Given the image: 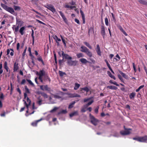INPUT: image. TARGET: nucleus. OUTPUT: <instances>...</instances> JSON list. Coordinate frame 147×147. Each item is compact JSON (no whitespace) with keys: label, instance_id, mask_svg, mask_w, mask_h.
Segmentation results:
<instances>
[{"label":"nucleus","instance_id":"9d476101","mask_svg":"<svg viewBox=\"0 0 147 147\" xmlns=\"http://www.w3.org/2000/svg\"><path fill=\"white\" fill-rule=\"evenodd\" d=\"M48 7L47 8L49 10L51 11L53 13H56L57 12L56 11L55 9V8L52 5H48Z\"/></svg>","mask_w":147,"mask_h":147},{"label":"nucleus","instance_id":"7c9ffc66","mask_svg":"<svg viewBox=\"0 0 147 147\" xmlns=\"http://www.w3.org/2000/svg\"><path fill=\"white\" fill-rule=\"evenodd\" d=\"M54 53V59L55 61V63H54L55 65H57V57L56 54L55 53L54 51L53 52Z\"/></svg>","mask_w":147,"mask_h":147},{"label":"nucleus","instance_id":"f3484780","mask_svg":"<svg viewBox=\"0 0 147 147\" xmlns=\"http://www.w3.org/2000/svg\"><path fill=\"white\" fill-rule=\"evenodd\" d=\"M80 61L83 64H85L87 63H90L86 59L82 58L80 59Z\"/></svg>","mask_w":147,"mask_h":147},{"label":"nucleus","instance_id":"f8f14e48","mask_svg":"<svg viewBox=\"0 0 147 147\" xmlns=\"http://www.w3.org/2000/svg\"><path fill=\"white\" fill-rule=\"evenodd\" d=\"M101 34L104 38L105 35V27L103 26H101Z\"/></svg>","mask_w":147,"mask_h":147},{"label":"nucleus","instance_id":"680f3d73","mask_svg":"<svg viewBox=\"0 0 147 147\" xmlns=\"http://www.w3.org/2000/svg\"><path fill=\"white\" fill-rule=\"evenodd\" d=\"M54 97L56 98H62L61 96L57 95H54Z\"/></svg>","mask_w":147,"mask_h":147},{"label":"nucleus","instance_id":"5701e85b","mask_svg":"<svg viewBox=\"0 0 147 147\" xmlns=\"http://www.w3.org/2000/svg\"><path fill=\"white\" fill-rule=\"evenodd\" d=\"M119 30L123 33V34L125 36H127V34L123 30V29L121 26H119L118 27Z\"/></svg>","mask_w":147,"mask_h":147},{"label":"nucleus","instance_id":"c03bdc74","mask_svg":"<svg viewBox=\"0 0 147 147\" xmlns=\"http://www.w3.org/2000/svg\"><path fill=\"white\" fill-rule=\"evenodd\" d=\"M82 89L87 92H88L89 91V89L87 87H85L82 88Z\"/></svg>","mask_w":147,"mask_h":147},{"label":"nucleus","instance_id":"e2e57ef3","mask_svg":"<svg viewBox=\"0 0 147 147\" xmlns=\"http://www.w3.org/2000/svg\"><path fill=\"white\" fill-rule=\"evenodd\" d=\"M99 108V107H97L94 109V112L96 114L98 113V110Z\"/></svg>","mask_w":147,"mask_h":147},{"label":"nucleus","instance_id":"37998d69","mask_svg":"<svg viewBox=\"0 0 147 147\" xmlns=\"http://www.w3.org/2000/svg\"><path fill=\"white\" fill-rule=\"evenodd\" d=\"M42 96H43L45 98H48V96L45 92H43Z\"/></svg>","mask_w":147,"mask_h":147},{"label":"nucleus","instance_id":"aec40b11","mask_svg":"<svg viewBox=\"0 0 147 147\" xmlns=\"http://www.w3.org/2000/svg\"><path fill=\"white\" fill-rule=\"evenodd\" d=\"M107 88H109L111 90H117V88L114 86H108L107 87Z\"/></svg>","mask_w":147,"mask_h":147},{"label":"nucleus","instance_id":"423d86ee","mask_svg":"<svg viewBox=\"0 0 147 147\" xmlns=\"http://www.w3.org/2000/svg\"><path fill=\"white\" fill-rule=\"evenodd\" d=\"M72 59H69V60L67 61V63L69 65L71 66H76V65L77 63V61H72Z\"/></svg>","mask_w":147,"mask_h":147},{"label":"nucleus","instance_id":"a878e982","mask_svg":"<svg viewBox=\"0 0 147 147\" xmlns=\"http://www.w3.org/2000/svg\"><path fill=\"white\" fill-rule=\"evenodd\" d=\"M37 59L39 62H41L43 65H45L43 60L41 56H39L37 58Z\"/></svg>","mask_w":147,"mask_h":147},{"label":"nucleus","instance_id":"79ce46f5","mask_svg":"<svg viewBox=\"0 0 147 147\" xmlns=\"http://www.w3.org/2000/svg\"><path fill=\"white\" fill-rule=\"evenodd\" d=\"M134 140H136L138 142H140V137H134L133 138Z\"/></svg>","mask_w":147,"mask_h":147},{"label":"nucleus","instance_id":"393cba45","mask_svg":"<svg viewBox=\"0 0 147 147\" xmlns=\"http://www.w3.org/2000/svg\"><path fill=\"white\" fill-rule=\"evenodd\" d=\"M39 76L42 77L44 76L46 74H45V72L43 70H40L39 71Z\"/></svg>","mask_w":147,"mask_h":147},{"label":"nucleus","instance_id":"2eb2a0df","mask_svg":"<svg viewBox=\"0 0 147 147\" xmlns=\"http://www.w3.org/2000/svg\"><path fill=\"white\" fill-rule=\"evenodd\" d=\"M78 111H77L73 112L69 114V116L70 117H71L74 116H76L78 115Z\"/></svg>","mask_w":147,"mask_h":147},{"label":"nucleus","instance_id":"0eeeda50","mask_svg":"<svg viewBox=\"0 0 147 147\" xmlns=\"http://www.w3.org/2000/svg\"><path fill=\"white\" fill-rule=\"evenodd\" d=\"M131 129H128L127 130L125 131H120V134L122 135H126L129 134H130V132L129 130H131Z\"/></svg>","mask_w":147,"mask_h":147},{"label":"nucleus","instance_id":"69168bd1","mask_svg":"<svg viewBox=\"0 0 147 147\" xmlns=\"http://www.w3.org/2000/svg\"><path fill=\"white\" fill-rule=\"evenodd\" d=\"M38 79L40 80V82L42 83H43V81L42 80V77L39 76L38 77Z\"/></svg>","mask_w":147,"mask_h":147},{"label":"nucleus","instance_id":"49530a36","mask_svg":"<svg viewBox=\"0 0 147 147\" xmlns=\"http://www.w3.org/2000/svg\"><path fill=\"white\" fill-rule=\"evenodd\" d=\"M58 109V108L55 107L51 111V113L54 112L56 111Z\"/></svg>","mask_w":147,"mask_h":147},{"label":"nucleus","instance_id":"8fccbe9b","mask_svg":"<svg viewBox=\"0 0 147 147\" xmlns=\"http://www.w3.org/2000/svg\"><path fill=\"white\" fill-rule=\"evenodd\" d=\"M49 77V76H48V75L47 74H46L45 75H44V76L43 80H47V79Z\"/></svg>","mask_w":147,"mask_h":147},{"label":"nucleus","instance_id":"9b49d317","mask_svg":"<svg viewBox=\"0 0 147 147\" xmlns=\"http://www.w3.org/2000/svg\"><path fill=\"white\" fill-rule=\"evenodd\" d=\"M96 52L97 54L99 56H101V52L100 50V48L99 45H97L96 47Z\"/></svg>","mask_w":147,"mask_h":147},{"label":"nucleus","instance_id":"603ef678","mask_svg":"<svg viewBox=\"0 0 147 147\" xmlns=\"http://www.w3.org/2000/svg\"><path fill=\"white\" fill-rule=\"evenodd\" d=\"M42 100H38L36 102V103L39 105H40L42 104Z\"/></svg>","mask_w":147,"mask_h":147},{"label":"nucleus","instance_id":"3c124183","mask_svg":"<svg viewBox=\"0 0 147 147\" xmlns=\"http://www.w3.org/2000/svg\"><path fill=\"white\" fill-rule=\"evenodd\" d=\"M2 63L1 62L0 64V73L3 72V70L2 69Z\"/></svg>","mask_w":147,"mask_h":147},{"label":"nucleus","instance_id":"ea45409f","mask_svg":"<svg viewBox=\"0 0 147 147\" xmlns=\"http://www.w3.org/2000/svg\"><path fill=\"white\" fill-rule=\"evenodd\" d=\"M26 80L27 82H28L29 84L32 85V86L34 87V84L32 82L31 80L27 79Z\"/></svg>","mask_w":147,"mask_h":147},{"label":"nucleus","instance_id":"0e129e2a","mask_svg":"<svg viewBox=\"0 0 147 147\" xmlns=\"http://www.w3.org/2000/svg\"><path fill=\"white\" fill-rule=\"evenodd\" d=\"M32 10L33 11H34V12H35V13H36L38 14V15H40L41 16H42V15L40 13L38 12L37 11H36L34 9H32Z\"/></svg>","mask_w":147,"mask_h":147},{"label":"nucleus","instance_id":"bf43d9fd","mask_svg":"<svg viewBox=\"0 0 147 147\" xmlns=\"http://www.w3.org/2000/svg\"><path fill=\"white\" fill-rule=\"evenodd\" d=\"M35 103L34 102H33L32 103V109H33V110L36 109L37 108V107H35Z\"/></svg>","mask_w":147,"mask_h":147},{"label":"nucleus","instance_id":"6ab92c4d","mask_svg":"<svg viewBox=\"0 0 147 147\" xmlns=\"http://www.w3.org/2000/svg\"><path fill=\"white\" fill-rule=\"evenodd\" d=\"M119 72L120 73V74L122 75V76L124 78L126 79H129V77L128 76L126 75L124 73H123L122 71H119Z\"/></svg>","mask_w":147,"mask_h":147},{"label":"nucleus","instance_id":"58836bf2","mask_svg":"<svg viewBox=\"0 0 147 147\" xmlns=\"http://www.w3.org/2000/svg\"><path fill=\"white\" fill-rule=\"evenodd\" d=\"M94 32V28L93 27H91L88 29V34L89 35L90 33H92Z\"/></svg>","mask_w":147,"mask_h":147},{"label":"nucleus","instance_id":"412c9836","mask_svg":"<svg viewBox=\"0 0 147 147\" xmlns=\"http://www.w3.org/2000/svg\"><path fill=\"white\" fill-rule=\"evenodd\" d=\"M42 120V119L36 120L31 123V125L33 126H36L37 125L38 123Z\"/></svg>","mask_w":147,"mask_h":147},{"label":"nucleus","instance_id":"1a4fd4ad","mask_svg":"<svg viewBox=\"0 0 147 147\" xmlns=\"http://www.w3.org/2000/svg\"><path fill=\"white\" fill-rule=\"evenodd\" d=\"M140 142H146L147 141V136L140 137Z\"/></svg>","mask_w":147,"mask_h":147},{"label":"nucleus","instance_id":"4468645a","mask_svg":"<svg viewBox=\"0 0 147 147\" xmlns=\"http://www.w3.org/2000/svg\"><path fill=\"white\" fill-rule=\"evenodd\" d=\"M80 11L82 16V17L83 21V24H84L85 22L84 15L83 11H82L81 9H80Z\"/></svg>","mask_w":147,"mask_h":147},{"label":"nucleus","instance_id":"de8ad7c7","mask_svg":"<svg viewBox=\"0 0 147 147\" xmlns=\"http://www.w3.org/2000/svg\"><path fill=\"white\" fill-rule=\"evenodd\" d=\"M105 22L106 25L107 26H108L109 25V22L108 19L107 18H105Z\"/></svg>","mask_w":147,"mask_h":147},{"label":"nucleus","instance_id":"774afa93","mask_svg":"<svg viewBox=\"0 0 147 147\" xmlns=\"http://www.w3.org/2000/svg\"><path fill=\"white\" fill-rule=\"evenodd\" d=\"M75 21L78 24H80V22L79 20L77 19H75Z\"/></svg>","mask_w":147,"mask_h":147},{"label":"nucleus","instance_id":"72a5a7b5","mask_svg":"<svg viewBox=\"0 0 147 147\" xmlns=\"http://www.w3.org/2000/svg\"><path fill=\"white\" fill-rule=\"evenodd\" d=\"M84 43L86 46L88 47L90 49H92V46L90 45V44L86 42H84Z\"/></svg>","mask_w":147,"mask_h":147},{"label":"nucleus","instance_id":"f257e3e1","mask_svg":"<svg viewBox=\"0 0 147 147\" xmlns=\"http://www.w3.org/2000/svg\"><path fill=\"white\" fill-rule=\"evenodd\" d=\"M81 48L82 49L80 51L82 52L85 53L89 57H91L92 56V54L91 52L90 51L89 49H88L85 46H82L81 47Z\"/></svg>","mask_w":147,"mask_h":147},{"label":"nucleus","instance_id":"c9c22d12","mask_svg":"<svg viewBox=\"0 0 147 147\" xmlns=\"http://www.w3.org/2000/svg\"><path fill=\"white\" fill-rule=\"evenodd\" d=\"M53 39L56 41H61L60 39L56 35H55L53 36Z\"/></svg>","mask_w":147,"mask_h":147},{"label":"nucleus","instance_id":"c85d7f7f","mask_svg":"<svg viewBox=\"0 0 147 147\" xmlns=\"http://www.w3.org/2000/svg\"><path fill=\"white\" fill-rule=\"evenodd\" d=\"M135 96L136 93L134 92H132L130 94L129 97L130 99H133L134 98Z\"/></svg>","mask_w":147,"mask_h":147},{"label":"nucleus","instance_id":"4c0bfd02","mask_svg":"<svg viewBox=\"0 0 147 147\" xmlns=\"http://www.w3.org/2000/svg\"><path fill=\"white\" fill-rule=\"evenodd\" d=\"M109 82L111 84H114L117 86H119V84H118L117 82H113V81L112 80H110L109 81Z\"/></svg>","mask_w":147,"mask_h":147},{"label":"nucleus","instance_id":"cd10ccee","mask_svg":"<svg viewBox=\"0 0 147 147\" xmlns=\"http://www.w3.org/2000/svg\"><path fill=\"white\" fill-rule=\"evenodd\" d=\"M4 68L5 69L7 72H8L9 68L7 65V62L5 61V62L4 64Z\"/></svg>","mask_w":147,"mask_h":147},{"label":"nucleus","instance_id":"bb28decb","mask_svg":"<svg viewBox=\"0 0 147 147\" xmlns=\"http://www.w3.org/2000/svg\"><path fill=\"white\" fill-rule=\"evenodd\" d=\"M107 74L111 78H113L115 80H116L115 77L109 71H107Z\"/></svg>","mask_w":147,"mask_h":147},{"label":"nucleus","instance_id":"473e14b6","mask_svg":"<svg viewBox=\"0 0 147 147\" xmlns=\"http://www.w3.org/2000/svg\"><path fill=\"white\" fill-rule=\"evenodd\" d=\"M80 85L77 83H75V86L74 89L75 90H77L78 88H79Z\"/></svg>","mask_w":147,"mask_h":147},{"label":"nucleus","instance_id":"6e6552de","mask_svg":"<svg viewBox=\"0 0 147 147\" xmlns=\"http://www.w3.org/2000/svg\"><path fill=\"white\" fill-rule=\"evenodd\" d=\"M24 88L25 90V93H24V99H25L27 97V93H30V92L29 89L28 88L27 86H24Z\"/></svg>","mask_w":147,"mask_h":147},{"label":"nucleus","instance_id":"f704fd0d","mask_svg":"<svg viewBox=\"0 0 147 147\" xmlns=\"http://www.w3.org/2000/svg\"><path fill=\"white\" fill-rule=\"evenodd\" d=\"M76 56L78 58H80L84 57V55L82 53H79L76 54Z\"/></svg>","mask_w":147,"mask_h":147},{"label":"nucleus","instance_id":"7ed1b4c3","mask_svg":"<svg viewBox=\"0 0 147 147\" xmlns=\"http://www.w3.org/2000/svg\"><path fill=\"white\" fill-rule=\"evenodd\" d=\"M90 117L91 119L90 122L94 126H96L98 123L99 122V120L96 119L91 114H90Z\"/></svg>","mask_w":147,"mask_h":147},{"label":"nucleus","instance_id":"20e7f679","mask_svg":"<svg viewBox=\"0 0 147 147\" xmlns=\"http://www.w3.org/2000/svg\"><path fill=\"white\" fill-rule=\"evenodd\" d=\"M16 24H18V25L15 28V32H17L18 31L19 29V26L20 27L22 26L24 22L22 21L19 20V19L17 18H16Z\"/></svg>","mask_w":147,"mask_h":147},{"label":"nucleus","instance_id":"4d7b16f0","mask_svg":"<svg viewBox=\"0 0 147 147\" xmlns=\"http://www.w3.org/2000/svg\"><path fill=\"white\" fill-rule=\"evenodd\" d=\"M116 57L118 58V59L116 58H114V59H115L117 61H119L120 59V57L118 54L116 55Z\"/></svg>","mask_w":147,"mask_h":147},{"label":"nucleus","instance_id":"6e6d98bb","mask_svg":"<svg viewBox=\"0 0 147 147\" xmlns=\"http://www.w3.org/2000/svg\"><path fill=\"white\" fill-rule=\"evenodd\" d=\"M93 102V100H92L91 101L89 102L87 104H86V106L88 107L89 105H91Z\"/></svg>","mask_w":147,"mask_h":147},{"label":"nucleus","instance_id":"338daca9","mask_svg":"<svg viewBox=\"0 0 147 147\" xmlns=\"http://www.w3.org/2000/svg\"><path fill=\"white\" fill-rule=\"evenodd\" d=\"M105 62L106 63L108 67H109L111 66L110 65L108 61L106 59L105 60Z\"/></svg>","mask_w":147,"mask_h":147},{"label":"nucleus","instance_id":"a18cd8bd","mask_svg":"<svg viewBox=\"0 0 147 147\" xmlns=\"http://www.w3.org/2000/svg\"><path fill=\"white\" fill-rule=\"evenodd\" d=\"M117 76L119 78L120 80L122 82H124L123 80V78H122L120 74H118Z\"/></svg>","mask_w":147,"mask_h":147},{"label":"nucleus","instance_id":"a211bd4d","mask_svg":"<svg viewBox=\"0 0 147 147\" xmlns=\"http://www.w3.org/2000/svg\"><path fill=\"white\" fill-rule=\"evenodd\" d=\"M19 69V66H18V63L16 64V62H15L13 67V71H16Z\"/></svg>","mask_w":147,"mask_h":147},{"label":"nucleus","instance_id":"a19ab883","mask_svg":"<svg viewBox=\"0 0 147 147\" xmlns=\"http://www.w3.org/2000/svg\"><path fill=\"white\" fill-rule=\"evenodd\" d=\"M67 113V111L66 110H62L61 111L58 113V115H60L61 113L63 114H65Z\"/></svg>","mask_w":147,"mask_h":147},{"label":"nucleus","instance_id":"052dcab7","mask_svg":"<svg viewBox=\"0 0 147 147\" xmlns=\"http://www.w3.org/2000/svg\"><path fill=\"white\" fill-rule=\"evenodd\" d=\"M36 22H38V23H39L40 24H43L44 25H45V23L43 22H42L41 21H40L38 19H36Z\"/></svg>","mask_w":147,"mask_h":147},{"label":"nucleus","instance_id":"09e8293b","mask_svg":"<svg viewBox=\"0 0 147 147\" xmlns=\"http://www.w3.org/2000/svg\"><path fill=\"white\" fill-rule=\"evenodd\" d=\"M26 97L27 101V102L28 103V104H29V105H30L31 104V101L30 100L29 98L28 97Z\"/></svg>","mask_w":147,"mask_h":147},{"label":"nucleus","instance_id":"864d4df0","mask_svg":"<svg viewBox=\"0 0 147 147\" xmlns=\"http://www.w3.org/2000/svg\"><path fill=\"white\" fill-rule=\"evenodd\" d=\"M64 59L63 58L62 59H60L59 60V63L60 65H61L62 63L64 61Z\"/></svg>","mask_w":147,"mask_h":147},{"label":"nucleus","instance_id":"ddd939ff","mask_svg":"<svg viewBox=\"0 0 147 147\" xmlns=\"http://www.w3.org/2000/svg\"><path fill=\"white\" fill-rule=\"evenodd\" d=\"M59 13L60 15L61 16L62 18L63 19L64 22L65 23H67V18H66L65 17V15L63 14V13L61 11H59Z\"/></svg>","mask_w":147,"mask_h":147},{"label":"nucleus","instance_id":"2f4dec72","mask_svg":"<svg viewBox=\"0 0 147 147\" xmlns=\"http://www.w3.org/2000/svg\"><path fill=\"white\" fill-rule=\"evenodd\" d=\"M44 89L45 90L48 91H51V88H50L47 85L44 86Z\"/></svg>","mask_w":147,"mask_h":147},{"label":"nucleus","instance_id":"5fc2aeb1","mask_svg":"<svg viewBox=\"0 0 147 147\" xmlns=\"http://www.w3.org/2000/svg\"><path fill=\"white\" fill-rule=\"evenodd\" d=\"M132 65H133V68L134 69V70L135 72H136L137 70L136 69V66H135L134 63H132Z\"/></svg>","mask_w":147,"mask_h":147},{"label":"nucleus","instance_id":"13d9d810","mask_svg":"<svg viewBox=\"0 0 147 147\" xmlns=\"http://www.w3.org/2000/svg\"><path fill=\"white\" fill-rule=\"evenodd\" d=\"M26 49H27V47H26V49H24L23 53H22V58H23V57H24L26 55Z\"/></svg>","mask_w":147,"mask_h":147},{"label":"nucleus","instance_id":"dca6fc26","mask_svg":"<svg viewBox=\"0 0 147 147\" xmlns=\"http://www.w3.org/2000/svg\"><path fill=\"white\" fill-rule=\"evenodd\" d=\"M25 29V26H23L20 28L19 32L22 35L24 34Z\"/></svg>","mask_w":147,"mask_h":147},{"label":"nucleus","instance_id":"39448f33","mask_svg":"<svg viewBox=\"0 0 147 147\" xmlns=\"http://www.w3.org/2000/svg\"><path fill=\"white\" fill-rule=\"evenodd\" d=\"M62 53V55L63 59H67V61L69 59H72V57L69 56L68 54L64 53V52L62 51H61Z\"/></svg>","mask_w":147,"mask_h":147},{"label":"nucleus","instance_id":"c756f323","mask_svg":"<svg viewBox=\"0 0 147 147\" xmlns=\"http://www.w3.org/2000/svg\"><path fill=\"white\" fill-rule=\"evenodd\" d=\"M75 103L76 102L75 101H74L71 103H70L69 106L68 108L70 109L72 108L73 107V105L75 104Z\"/></svg>","mask_w":147,"mask_h":147},{"label":"nucleus","instance_id":"e433bc0d","mask_svg":"<svg viewBox=\"0 0 147 147\" xmlns=\"http://www.w3.org/2000/svg\"><path fill=\"white\" fill-rule=\"evenodd\" d=\"M13 8L15 10L20 11L21 9L20 7L18 6L14 5Z\"/></svg>","mask_w":147,"mask_h":147},{"label":"nucleus","instance_id":"f03ea898","mask_svg":"<svg viewBox=\"0 0 147 147\" xmlns=\"http://www.w3.org/2000/svg\"><path fill=\"white\" fill-rule=\"evenodd\" d=\"M1 6L7 11L11 14L14 15L15 11L14 9L12 7H9L6 5L2 3H1Z\"/></svg>","mask_w":147,"mask_h":147},{"label":"nucleus","instance_id":"4be33fe9","mask_svg":"<svg viewBox=\"0 0 147 147\" xmlns=\"http://www.w3.org/2000/svg\"><path fill=\"white\" fill-rule=\"evenodd\" d=\"M138 1L142 5H147V1L145 0H139Z\"/></svg>","mask_w":147,"mask_h":147},{"label":"nucleus","instance_id":"b1692460","mask_svg":"<svg viewBox=\"0 0 147 147\" xmlns=\"http://www.w3.org/2000/svg\"><path fill=\"white\" fill-rule=\"evenodd\" d=\"M59 76L61 77L66 76L67 75V74L65 72H63L61 71H59Z\"/></svg>","mask_w":147,"mask_h":147}]
</instances>
